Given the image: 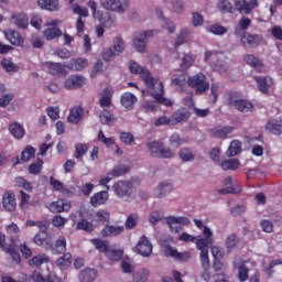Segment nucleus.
Segmentation results:
<instances>
[{"label":"nucleus","mask_w":282,"mask_h":282,"mask_svg":"<svg viewBox=\"0 0 282 282\" xmlns=\"http://www.w3.org/2000/svg\"><path fill=\"white\" fill-rule=\"evenodd\" d=\"M37 6L41 10L56 12L58 10V0H37Z\"/></svg>","instance_id":"nucleus-33"},{"label":"nucleus","mask_w":282,"mask_h":282,"mask_svg":"<svg viewBox=\"0 0 282 282\" xmlns=\"http://www.w3.org/2000/svg\"><path fill=\"white\" fill-rule=\"evenodd\" d=\"M43 263H50V257H47L45 253L37 254L29 260V265L34 268H41Z\"/></svg>","instance_id":"nucleus-42"},{"label":"nucleus","mask_w":282,"mask_h":282,"mask_svg":"<svg viewBox=\"0 0 282 282\" xmlns=\"http://www.w3.org/2000/svg\"><path fill=\"white\" fill-rule=\"evenodd\" d=\"M205 63H208L214 72L218 74H226L228 72V63H226V56L221 53H217L215 51H206Z\"/></svg>","instance_id":"nucleus-3"},{"label":"nucleus","mask_w":282,"mask_h":282,"mask_svg":"<svg viewBox=\"0 0 282 282\" xmlns=\"http://www.w3.org/2000/svg\"><path fill=\"white\" fill-rule=\"evenodd\" d=\"M84 113H85V110H83V107H80V106L74 107L70 110L67 120L72 124H78L79 121L83 120Z\"/></svg>","instance_id":"nucleus-28"},{"label":"nucleus","mask_w":282,"mask_h":282,"mask_svg":"<svg viewBox=\"0 0 282 282\" xmlns=\"http://www.w3.org/2000/svg\"><path fill=\"white\" fill-rule=\"evenodd\" d=\"M234 129L230 126L217 127L210 130L213 138H228L232 133Z\"/></svg>","instance_id":"nucleus-32"},{"label":"nucleus","mask_w":282,"mask_h":282,"mask_svg":"<svg viewBox=\"0 0 282 282\" xmlns=\"http://www.w3.org/2000/svg\"><path fill=\"white\" fill-rule=\"evenodd\" d=\"M99 120L101 124H111L113 122V115L108 110H104L99 116Z\"/></svg>","instance_id":"nucleus-64"},{"label":"nucleus","mask_w":282,"mask_h":282,"mask_svg":"<svg viewBox=\"0 0 282 282\" xmlns=\"http://www.w3.org/2000/svg\"><path fill=\"white\" fill-rule=\"evenodd\" d=\"M193 63H195V56L185 54L181 59V69L186 72V69L193 67Z\"/></svg>","instance_id":"nucleus-52"},{"label":"nucleus","mask_w":282,"mask_h":282,"mask_svg":"<svg viewBox=\"0 0 282 282\" xmlns=\"http://www.w3.org/2000/svg\"><path fill=\"white\" fill-rule=\"evenodd\" d=\"M135 252L141 257L148 258L153 254V245L147 236H141L135 246Z\"/></svg>","instance_id":"nucleus-8"},{"label":"nucleus","mask_w":282,"mask_h":282,"mask_svg":"<svg viewBox=\"0 0 282 282\" xmlns=\"http://www.w3.org/2000/svg\"><path fill=\"white\" fill-rule=\"evenodd\" d=\"M120 140L123 144H128V147H133V142H135V137L131 132H121Z\"/></svg>","instance_id":"nucleus-63"},{"label":"nucleus","mask_w":282,"mask_h":282,"mask_svg":"<svg viewBox=\"0 0 282 282\" xmlns=\"http://www.w3.org/2000/svg\"><path fill=\"white\" fill-rule=\"evenodd\" d=\"M111 98H113V88L107 87L100 93L99 104L102 109L111 107Z\"/></svg>","instance_id":"nucleus-22"},{"label":"nucleus","mask_w":282,"mask_h":282,"mask_svg":"<svg viewBox=\"0 0 282 282\" xmlns=\"http://www.w3.org/2000/svg\"><path fill=\"white\" fill-rule=\"evenodd\" d=\"M207 32H210V34H216L217 36H224L226 32H228V29L226 26L219 25V24H213L206 29Z\"/></svg>","instance_id":"nucleus-55"},{"label":"nucleus","mask_w":282,"mask_h":282,"mask_svg":"<svg viewBox=\"0 0 282 282\" xmlns=\"http://www.w3.org/2000/svg\"><path fill=\"white\" fill-rule=\"evenodd\" d=\"M108 200H109V192L107 191L98 192L90 197V204L95 208L107 204Z\"/></svg>","instance_id":"nucleus-25"},{"label":"nucleus","mask_w":282,"mask_h":282,"mask_svg":"<svg viewBox=\"0 0 282 282\" xmlns=\"http://www.w3.org/2000/svg\"><path fill=\"white\" fill-rule=\"evenodd\" d=\"M245 63L256 68V72H258L259 74H263V72H265V66H263V62H261V59H259V57L254 55H250V54L246 55Z\"/></svg>","instance_id":"nucleus-24"},{"label":"nucleus","mask_w":282,"mask_h":282,"mask_svg":"<svg viewBox=\"0 0 282 282\" xmlns=\"http://www.w3.org/2000/svg\"><path fill=\"white\" fill-rule=\"evenodd\" d=\"M234 268L238 270V279L241 282L248 281V267L243 263H237L235 262Z\"/></svg>","instance_id":"nucleus-47"},{"label":"nucleus","mask_w":282,"mask_h":282,"mask_svg":"<svg viewBox=\"0 0 282 282\" xmlns=\"http://www.w3.org/2000/svg\"><path fill=\"white\" fill-rule=\"evenodd\" d=\"M124 232V227L122 226H106L101 235L102 237H118V235H122Z\"/></svg>","instance_id":"nucleus-35"},{"label":"nucleus","mask_w":282,"mask_h":282,"mask_svg":"<svg viewBox=\"0 0 282 282\" xmlns=\"http://www.w3.org/2000/svg\"><path fill=\"white\" fill-rule=\"evenodd\" d=\"M101 6L105 10H110V12H127L129 8V0H101Z\"/></svg>","instance_id":"nucleus-7"},{"label":"nucleus","mask_w":282,"mask_h":282,"mask_svg":"<svg viewBox=\"0 0 282 282\" xmlns=\"http://www.w3.org/2000/svg\"><path fill=\"white\" fill-rule=\"evenodd\" d=\"M191 39H193V30L182 29L176 37L175 45H184V43H188Z\"/></svg>","instance_id":"nucleus-36"},{"label":"nucleus","mask_w":282,"mask_h":282,"mask_svg":"<svg viewBox=\"0 0 282 282\" xmlns=\"http://www.w3.org/2000/svg\"><path fill=\"white\" fill-rule=\"evenodd\" d=\"M188 85V80L186 79V74L182 73L181 75H175L172 78V86L175 87L178 91H184V87Z\"/></svg>","instance_id":"nucleus-34"},{"label":"nucleus","mask_w":282,"mask_h":282,"mask_svg":"<svg viewBox=\"0 0 282 282\" xmlns=\"http://www.w3.org/2000/svg\"><path fill=\"white\" fill-rule=\"evenodd\" d=\"M203 235L205 239L198 240L197 243V250L200 251L199 257H200V265L202 268H210V257L208 256V246H212L213 243V230L210 227H205Z\"/></svg>","instance_id":"nucleus-2"},{"label":"nucleus","mask_w":282,"mask_h":282,"mask_svg":"<svg viewBox=\"0 0 282 282\" xmlns=\"http://www.w3.org/2000/svg\"><path fill=\"white\" fill-rule=\"evenodd\" d=\"M187 85L196 89L197 94H204L210 87V84L206 80V75L203 73L188 77Z\"/></svg>","instance_id":"nucleus-6"},{"label":"nucleus","mask_w":282,"mask_h":282,"mask_svg":"<svg viewBox=\"0 0 282 282\" xmlns=\"http://www.w3.org/2000/svg\"><path fill=\"white\" fill-rule=\"evenodd\" d=\"M30 199H31L30 194L23 191L20 192V204H19L20 210H28L30 208Z\"/></svg>","instance_id":"nucleus-53"},{"label":"nucleus","mask_w":282,"mask_h":282,"mask_svg":"<svg viewBox=\"0 0 282 282\" xmlns=\"http://www.w3.org/2000/svg\"><path fill=\"white\" fill-rule=\"evenodd\" d=\"M112 50V52L117 53V56H120V54H122L126 50L124 46V40H122V37L117 36L112 40V46L110 47Z\"/></svg>","instance_id":"nucleus-46"},{"label":"nucleus","mask_w":282,"mask_h":282,"mask_svg":"<svg viewBox=\"0 0 282 282\" xmlns=\"http://www.w3.org/2000/svg\"><path fill=\"white\" fill-rule=\"evenodd\" d=\"M88 66L89 62L87 61V58L72 59L68 65L69 69H72L73 72H83V69H85Z\"/></svg>","instance_id":"nucleus-37"},{"label":"nucleus","mask_w":282,"mask_h":282,"mask_svg":"<svg viewBox=\"0 0 282 282\" xmlns=\"http://www.w3.org/2000/svg\"><path fill=\"white\" fill-rule=\"evenodd\" d=\"M124 251L122 249H110L107 252V257L110 261H120Z\"/></svg>","instance_id":"nucleus-61"},{"label":"nucleus","mask_w":282,"mask_h":282,"mask_svg":"<svg viewBox=\"0 0 282 282\" xmlns=\"http://www.w3.org/2000/svg\"><path fill=\"white\" fill-rule=\"evenodd\" d=\"M12 25H15L19 30H25L30 25V18L23 12H14L9 18Z\"/></svg>","instance_id":"nucleus-12"},{"label":"nucleus","mask_w":282,"mask_h":282,"mask_svg":"<svg viewBox=\"0 0 282 282\" xmlns=\"http://www.w3.org/2000/svg\"><path fill=\"white\" fill-rule=\"evenodd\" d=\"M254 8H259V1L258 0H236V9L239 12H243L245 14H250Z\"/></svg>","instance_id":"nucleus-18"},{"label":"nucleus","mask_w":282,"mask_h":282,"mask_svg":"<svg viewBox=\"0 0 282 282\" xmlns=\"http://www.w3.org/2000/svg\"><path fill=\"white\" fill-rule=\"evenodd\" d=\"M59 23L61 21L58 20H51L46 22V28L43 31V35L46 41H54V39H58V36H61L62 32L61 29H58Z\"/></svg>","instance_id":"nucleus-10"},{"label":"nucleus","mask_w":282,"mask_h":282,"mask_svg":"<svg viewBox=\"0 0 282 282\" xmlns=\"http://www.w3.org/2000/svg\"><path fill=\"white\" fill-rule=\"evenodd\" d=\"M239 153H241V141L239 140L231 141L226 151L227 158H235V155H239Z\"/></svg>","instance_id":"nucleus-41"},{"label":"nucleus","mask_w":282,"mask_h":282,"mask_svg":"<svg viewBox=\"0 0 282 282\" xmlns=\"http://www.w3.org/2000/svg\"><path fill=\"white\" fill-rule=\"evenodd\" d=\"M0 248H2L7 254H10L15 263L21 262V256L17 252V242H14V238H11V245L6 247V236L3 232H0Z\"/></svg>","instance_id":"nucleus-9"},{"label":"nucleus","mask_w":282,"mask_h":282,"mask_svg":"<svg viewBox=\"0 0 282 282\" xmlns=\"http://www.w3.org/2000/svg\"><path fill=\"white\" fill-rule=\"evenodd\" d=\"M265 129L270 133H273V135H281V133H282V118L276 117V118L270 119L265 124Z\"/></svg>","instance_id":"nucleus-21"},{"label":"nucleus","mask_w":282,"mask_h":282,"mask_svg":"<svg viewBox=\"0 0 282 282\" xmlns=\"http://www.w3.org/2000/svg\"><path fill=\"white\" fill-rule=\"evenodd\" d=\"M200 239H206V236L195 237L188 232H183L178 236V241H184L185 243H195L196 248H197V241H199Z\"/></svg>","instance_id":"nucleus-45"},{"label":"nucleus","mask_w":282,"mask_h":282,"mask_svg":"<svg viewBox=\"0 0 282 282\" xmlns=\"http://www.w3.org/2000/svg\"><path fill=\"white\" fill-rule=\"evenodd\" d=\"M4 35L7 41H9L11 45H14L15 47H23L25 39L22 37L21 33H19L18 31L8 29L7 31H4Z\"/></svg>","instance_id":"nucleus-15"},{"label":"nucleus","mask_w":282,"mask_h":282,"mask_svg":"<svg viewBox=\"0 0 282 282\" xmlns=\"http://www.w3.org/2000/svg\"><path fill=\"white\" fill-rule=\"evenodd\" d=\"M91 243L95 246V248L99 251V252H105L107 254V252H109V241L107 240H100V239H93Z\"/></svg>","instance_id":"nucleus-51"},{"label":"nucleus","mask_w":282,"mask_h":282,"mask_svg":"<svg viewBox=\"0 0 282 282\" xmlns=\"http://www.w3.org/2000/svg\"><path fill=\"white\" fill-rule=\"evenodd\" d=\"M116 56L118 55L111 47L104 48V51L101 52V58H104L106 63H111V61H116Z\"/></svg>","instance_id":"nucleus-59"},{"label":"nucleus","mask_w":282,"mask_h":282,"mask_svg":"<svg viewBox=\"0 0 282 282\" xmlns=\"http://www.w3.org/2000/svg\"><path fill=\"white\" fill-rule=\"evenodd\" d=\"M72 10L74 12V14H77L79 17V19L87 18L89 17V10H87L86 7H82L77 3L72 6Z\"/></svg>","instance_id":"nucleus-60"},{"label":"nucleus","mask_w":282,"mask_h":282,"mask_svg":"<svg viewBox=\"0 0 282 282\" xmlns=\"http://www.w3.org/2000/svg\"><path fill=\"white\" fill-rule=\"evenodd\" d=\"M231 106L235 107V109H238V111H242L245 113H248V111H252V109H254L252 102L246 99H236L231 101Z\"/></svg>","instance_id":"nucleus-27"},{"label":"nucleus","mask_w":282,"mask_h":282,"mask_svg":"<svg viewBox=\"0 0 282 282\" xmlns=\"http://www.w3.org/2000/svg\"><path fill=\"white\" fill-rule=\"evenodd\" d=\"M220 169L223 171H237L239 169V160L238 159H227L219 163Z\"/></svg>","instance_id":"nucleus-43"},{"label":"nucleus","mask_w":282,"mask_h":282,"mask_svg":"<svg viewBox=\"0 0 282 282\" xmlns=\"http://www.w3.org/2000/svg\"><path fill=\"white\" fill-rule=\"evenodd\" d=\"M169 227L171 232H182L183 226H188L191 220L186 217H170L167 219Z\"/></svg>","instance_id":"nucleus-13"},{"label":"nucleus","mask_w":282,"mask_h":282,"mask_svg":"<svg viewBox=\"0 0 282 282\" xmlns=\"http://www.w3.org/2000/svg\"><path fill=\"white\" fill-rule=\"evenodd\" d=\"M112 189L117 197H129V195L131 194V183L119 181L112 186Z\"/></svg>","instance_id":"nucleus-16"},{"label":"nucleus","mask_w":282,"mask_h":282,"mask_svg":"<svg viewBox=\"0 0 282 282\" xmlns=\"http://www.w3.org/2000/svg\"><path fill=\"white\" fill-rule=\"evenodd\" d=\"M1 67L8 72V74H14L19 72V65L14 64L10 58H4L1 62Z\"/></svg>","instance_id":"nucleus-49"},{"label":"nucleus","mask_w":282,"mask_h":282,"mask_svg":"<svg viewBox=\"0 0 282 282\" xmlns=\"http://www.w3.org/2000/svg\"><path fill=\"white\" fill-rule=\"evenodd\" d=\"M96 19L104 28H113L116 25V17L111 15L109 12H101L99 18Z\"/></svg>","instance_id":"nucleus-29"},{"label":"nucleus","mask_w":282,"mask_h":282,"mask_svg":"<svg viewBox=\"0 0 282 282\" xmlns=\"http://www.w3.org/2000/svg\"><path fill=\"white\" fill-rule=\"evenodd\" d=\"M50 184L54 188V191H57L58 193H62L63 195H69V188L65 187L63 182L56 180L54 176L50 177Z\"/></svg>","instance_id":"nucleus-44"},{"label":"nucleus","mask_w":282,"mask_h":282,"mask_svg":"<svg viewBox=\"0 0 282 282\" xmlns=\"http://www.w3.org/2000/svg\"><path fill=\"white\" fill-rule=\"evenodd\" d=\"M224 188L218 189L220 195H226L228 193H240L241 187L237 186V183L232 180V177H227L223 182Z\"/></svg>","instance_id":"nucleus-20"},{"label":"nucleus","mask_w":282,"mask_h":282,"mask_svg":"<svg viewBox=\"0 0 282 282\" xmlns=\"http://www.w3.org/2000/svg\"><path fill=\"white\" fill-rule=\"evenodd\" d=\"M135 102H138V98L131 93H126L121 96V105L126 109H133Z\"/></svg>","instance_id":"nucleus-39"},{"label":"nucleus","mask_w":282,"mask_h":282,"mask_svg":"<svg viewBox=\"0 0 282 282\" xmlns=\"http://www.w3.org/2000/svg\"><path fill=\"white\" fill-rule=\"evenodd\" d=\"M147 148L150 155H153V158H163L164 160L175 158V152L160 141L149 142Z\"/></svg>","instance_id":"nucleus-4"},{"label":"nucleus","mask_w":282,"mask_h":282,"mask_svg":"<svg viewBox=\"0 0 282 282\" xmlns=\"http://www.w3.org/2000/svg\"><path fill=\"white\" fill-rule=\"evenodd\" d=\"M33 242L42 248H52V241H50L45 232L36 234L33 238Z\"/></svg>","instance_id":"nucleus-38"},{"label":"nucleus","mask_w":282,"mask_h":282,"mask_svg":"<svg viewBox=\"0 0 282 282\" xmlns=\"http://www.w3.org/2000/svg\"><path fill=\"white\" fill-rule=\"evenodd\" d=\"M178 155L183 162H193L195 160V154L191 149L188 148H183L180 152Z\"/></svg>","instance_id":"nucleus-57"},{"label":"nucleus","mask_w":282,"mask_h":282,"mask_svg":"<svg viewBox=\"0 0 282 282\" xmlns=\"http://www.w3.org/2000/svg\"><path fill=\"white\" fill-rule=\"evenodd\" d=\"M156 34H160V30L137 32L133 37V46L137 52H141V54H143V52H147V41H149V39L155 36Z\"/></svg>","instance_id":"nucleus-5"},{"label":"nucleus","mask_w":282,"mask_h":282,"mask_svg":"<svg viewBox=\"0 0 282 282\" xmlns=\"http://www.w3.org/2000/svg\"><path fill=\"white\" fill-rule=\"evenodd\" d=\"M85 83H87V79L83 75H70L64 82V87L67 91H74L75 89L84 87Z\"/></svg>","instance_id":"nucleus-11"},{"label":"nucleus","mask_w":282,"mask_h":282,"mask_svg":"<svg viewBox=\"0 0 282 282\" xmlns=\"http://www.w3.org/2000/svg\"><path fill=\"white\" fill-rule=\"evenodd\" d=\"M2 207L8 213L17 210V196L12 192H6L2 195Z\"/></svg>","instance_id":"nucleus-17"},{"label":"nucleus","mask_w":282,"mask_h":282,"mask_svg":"<svg viewBox=\"0 0 282 282\" xmlns=\"http://www.w3.org/2000/svg\"><path fill=\"white\" fill-rule=\"evenodd\" d=\"M171 193H173V184L167 181L160 183L154 191L156 197H166V195H171Z\"/></svg>","instance_id":"nucleus-26"},{"label":"nucleus","mask_w":282,"mask_h":282,"mask_svg":"<svg viewBox=\"0 0 282 282\" xmlns=\"http://www.w3.org/2000/svg\"><path fill=\"white\" fill-rule=\"evenodd\" d=\"M240 41L245 46L257 47V45L263 41V37H261V35H251L250 33L245 32Z\"/></svg>","instance_id":"nucleus-23"},{"label":"nucleus","mask_w":282,"mask_h":282,"mask_svg":"<svg viewBox=\"0 0 282 282\" xmlns=\"http://www.w3.org/2000/svg\"><path fill=\"white\" fill-rule=\"evenodd\" d=\"M130 74H138L143 83H145L148 90H142L143 96H152L156 102L164 105L165 107H172L173 100L164 98V84L158 79L151 77V73L140 66L135 61H131L129 64Z\"/></svg>","instance_id":"nucleus-1"},{"label":"nucleus","mask_w":282,"mask_h":282,"mask_svg":"<svg viewBox=\"0 0 282 282\" xmlns=\"http://www.w3.org/2000/svg\"><path fill=\"white\" fill-rule=\"evenodd\" d=\"M149 276H151V271L149 269H141L134 274V281L147 282L149 281Z\"/></svg>","instance_id":"nucleus-58"},{"label":"nucleus","mask_w":282,"mask_h":282,"mask_svg":"<svg viewBox=\"0 0 282 282\" xmlns=\"http://www.w3.org/2000/svg\"><path fill=\"white\" fill-rule=\"evenodd\" d=\"M72 253L67 252L55 261V265L63 271L68 270L72 267Z\"/></svg>","instance_id":"nucleus-31"},{"label":"nucleus","mask_w":282,"mask_h":282,"mask_svg":"<svg viewBox=\"0 0 282 282\" xmlns=\"http://www.w3.org/2000/svg\"><path fill=\"white\" fill-rule=\"evenodd\" d=\"M237 243H239V237L237 235L231 234L230 236L227 237L225 246L227 250H235L237 248Z\"/></svg>","instance_id":"nucleus-62"},{"label":"nucleus","mask_w":282,"mask_h":282,"mask_svg":"<svg viewBox=\"0 0 282 282\" xmlns=\"http://www.w3.org/2000/svg\"><path fill=\"white\" fill-rule=\"evenodd\" d=\"M138 221H140V215L130 214L124 223L126 229L133 230V228H135V226H138Z\"/></svg>","instance_id":"nucleus-50"},{"label":"nucleus","mask_w":282,"mask_h":282,"mask_svg":"<svg viewBox=\"0 0 282 282\" xmlns=\"http://www.w3.org/2000/svg\"><path fill=\"white\" fill-rule=\"evenodd\" d=\"M48 209L51 213H69V210H72V203L69 200L59 199L51 203Z\"/></svg>","instance_id":"nucleus-19"},{"label":"nucleus","mask_w":282,"mask_h":282,"mask_svg":"<svg viewBox=\"0 0 282 282\" xmlns=\"http://www.w3.org/2000/svg\"><path fill=\"white\" fill-rule=\"evenodd\" d=\"M46 66L48 67V72L53 74V76H58L59 74H63V72H65L63 65L58 63L48 62Z\"/></svg>","instance_id":"nucleus-54"},{"label":"nucleus","mask_w":282,"mask_h":282,"mask_svg":"<svg viewBox=\"0 0 282 282\" xmlns=\"http://www.w3.org/2000/svg\"><path fill=\"white\" fill-rule=\"evenodd\" d=\"M9 131L15 140H21L25 135V128L19 122H12L9 124Z\"/></svg>","instance_id":"nucleus-30"},{"label":"nucleus","mask_w":282,"mask_h":282,"mask_svg":"<svg viewBox=\"0 0 282 282\" xmlns=\"http://www.w3.org/2000/svg\"><path fill=\"white\" fill-rule=\"evenodd\" d=\"M97 276H98V272L96 271V269H86L80 272L79 281L93 282V281H96Z\"/></svg>","instance_id":"nucleus-40"},{"label":"nucleus","mask_w":282,"mask_h":282,"mask_svg":"<svg viewBox=\"0 0 282 282\" xmlns=\"http://www.w3.org/2000/svg\"><path fill=\"white\" fill-rule=\"evenodd\" d=\"M254 80L261 94H269L272 87H274V79L270 76L254 77Z\"/></svg>","instance_id":"nucleus-14"},{"label":"nucleus","mask_w":282,"mask_h":282,"mask_svg":"<svg viewBox=\"0 0 282 282\" xmlns=\"http://www.w3.org/2000/svg\"><path fill=\"white\" fill-rule=\"evenodd\" d=\"M67 250V239L64 236H59L55 242V251L57 254H63Z\"/></svg>","instance_id":"nucleus-56"},{"label":"nucleus","mask_w":282,"mask_h":282,"mask_svg":"<svg viewBox=\"0 0 282 282\" xmlns=\"http://www.w3.org/2000/svg\"><path fill=\"white\" fill-rule=\"evenodd\" d=\"M187 118H191V112L184 108H181L172 117V120L174 121V124H177V122H184Z\"/></svg>","instance_id":"nucleus-48"}]
</instances>
